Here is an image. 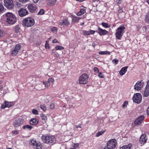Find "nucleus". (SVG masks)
<instances>
[{"instance_id": "31", "label": "nucleus", "mask_w": 149, "mask_h": 149, "mask_svg": "<svg viewBox=\"0 0 149 149\" xmlns=\"http://www.w3.org/2000/svg\"><path fill=\"white\" fill-rule=\"evenodd\" d=\"M105 131H102L97 132L96 134V136L97 137H98L99 136L102 135L105 132Z\"/></svg>"}, {"instance_id": "30", "label": "nucleus", "mask_w": 149, "mask_h": 149, "mask_svg": "<svg viewBox=\"0 0 149 149\" xmlns=\"http://www.w3.org/2000/svg\"><path fill=\"white\" fill-rule=\"evenodd\" d=\"M5 34L4 31L0 29V38L3 36Z\"/></svg>"}, {"instance_id": "6", "label": "nucleus", "mask_w": 149, "mask_h": 149, "mask_svg": "<svg viewBox=\"0 0 149 149\" xmlns=\"http://www.w3.org/2000/svg\"><path fill=\"white\" fill-rule=\"evenodd\" d=\"M116 143V141L115 139L110 140L107 143V148L113 149L115 147Z\"/></svg>"}, {"instance_id": "24", "label": "nucleus", "mask_w": 149, "mask_h": 149, "mask_svg": "<svg viewBox=\"0 0 149 149\" xmlns=\"http://www.w3.org/2000/svg\"><path fill=\"white\" fill-rule=\"evenodd\" d=\"M86 10L84 8L81 9L80 10L77 14V16H81L86 13Z\"/></svg>"}, {"instance_id": "9", "label": "nucleus", "mask_w": 149, "mask_h": 149, "mask_svg": "<svg viewBox=\"0 0 149 149\" xmlns=\"http://www.w3.org/2000/svg\"><path fill=\"white\" fill-rule=\"evenodd\" d=\"M13 123L15 127H17L22 124L23 120L18 118H15L13 120Z\"/></svg>"}, {"instance_id": "2", "label": "nucleus", "mask_w": 149, "mask_h": 149, "mask_svg": "<svg viewBox=\"0 0 149 149\" xmlns=\"http://www.w3.org/2000/svg\"><path fill=\"white\" fill-rule=\"evenodd\" d=\"M42 139L44 143L49 145L53 144L56 143V139L54 136L43 135Z\"/></svg>"}, {"instance_id": "7", "label": "nucleus", "mask_w": 149, "mask_h": 149, "mask_svg": "<svg viewBox=\"0 0 149 149\" xmlns=\"http://www.w3.org/2000/svg\"><path fill=\"white\" fill-rule=\"evenodd\" d=\"M4 5L8 9H11L13 7V2L12 0H4Z\"/></svg>"}, {"instance_id": "64", "label": "nucleus", "mask_w": 149, "mask_h": 149, "mask_svg": "<svg viewBox=\"0 0 149 149\" xmlns=\"http://www.w3.org/2000/svg\"><path fill=\"white\" fill-rule=\"evenodd\" d=\"M70 149H77L73 147L72 148H70Z\"/></svg>"}, {"instance_id": "28", "label": "nucleus", "mask_w": 149, "mask_h": 149, "mask_svg": "<svg viewBox=\"0 0 149 149\" xmlns=\"http://www.w3.org/2000/svg\"><path fill=\"white\" fill-rule=\"evenodd\" d=\"M79 19V17L77 16L74 17L72 19L73 22H77Z\"/></svg>"}, {"instance_id": "5", "label": "nucleus", "mask_w": 149, "mask_h": 149, "mask_svg": "<svg viewBox=\"0 0 149 149\" xmlns=\"http://www.w3.org/2000/svg\"><path fill=\"white\" fill-rule=\"evenodd\" d=\"M79 82L80 84H86L88 81V77L86 74H82L79 77Z\"/></svg>"}, {"instance_id": "27", "label": "nucleus", "mask_w": 149, "mask_h": 149, "mask_svg": "<svg viewBox=\"0 0 149 149\" xmlns=\"http://www.w3.org/2000/svg\"><path fill=\"white\" fill-rule=\"evenodd\" d=\"M131 147V145L129 144L128 145L123 146L120 148V149H130Z\"/></svg>"}, {"instance_id": "40", "label": "nucleus", "mask_w": 149, "mask_h": 149, "mask_svg": "<svg viewBox=\"0 0 149 149\" xmlns=\"http://www.w3.org/2000/svg\"><path fill=\"white\" fill-rule=\"evenodd\" d=\"M79 144L78 143L73 144L72 145L73 147L74 148L76 149L77 148H79Z\"/></svg>"}, {"instance_id": "37", "label": "nucleus", "mask_w": 149, "mask_h": 149, "mask_svg": "<svg viewBox=\"0 0 149 149\" xmlns=\"http://www.w3.org/2000/svg\"><path fill=\"white\" fill-rule=\"evenodd\" d=\"M45 13L44 10L43 9H41L38 13V15H42Z\"/></svg>"}, {"instance_id": "48", "label": "nucleus", "mask_w": 149, "mask_h": 149, "mask_svg": "<svg viewBox=\"0 0 149 149\" xmlns=\"http://www.w3.org/2000/svg\"><path fill=\"white\" fill-rule=\"evenodd\" d=\"M19 28L18 26H16L15 28V31L17 33H18L19 31Z\"/></svg>"}, {"instance_id": "51", "label": "nucleus", "mask_w": 149, "mask_h": 149, "mask_svg": "<svg viewBox=\"0 0 149 149\" xmlns=\"http://www.w3.org/2000/svg\"><path fill=\"white\" fill-rule=\"evenodd\" d=\"M122 0H114L115 2L117 3H120L121 2Z\"/></svg>"}, {"instance_id": "26", "label": "nucleus", "mask_w": 149, "mask_h": 149, "mask_svg": "<svg viewBox=\"0 0 149 149\" xmlns=\"http://www.w3.org/2000/svg\"><path fill=\"white\" fill-rule=\"evenodd\" d=\"M33 128V127L29 125H26L23 127V129L26 130H30Z\"/></svg>"}, {"instance_id": "33", "label": "nucleus", "mask_w": 149, "mask_h": 149, "mask_svg": "<svg viewBox=\"0 0 149 149\" xmlns=\"http://www.w3.org/2000/svg\"><path fill=\"white\" fill-rule=\"evenodd\" d=\"M40 108L44 111H45L47 110L46 107L42 104H41L40 106Z\"/></svg>"}, {"instance_id": "10", "label": "nucleus", "mask_w": 149, "mask_h": 149, "mask_svg": "<svg viewBox=\"0 0 149 149\" xmlns=\"http://www.w3.org/2000/svg\"><path fill=\"white\" fill-rule=\"evenodd\" d=\"M144 84V82L142 81H137L134 86V89L138 91L141 90Z\"/></svg>"}, {"instance_id": "16", "label": "nucleus", "mask_w": 149, "mask_h": 149, "mask_svg": "<svg viewBox=\"0 0 149 149\" xmlns=\"http://www.w3.org/2000/svg\"><path fill=\"white\" fill-rule=\"evenodd\" d=\"M28 13V12L25 9L21 8L19 11V14L21 17H23L26 16Z\"/></svg>"}, {"instance_id": "4", "label": "nucleus", "mask_w": 149, "mask_h": 149, "mask_svg": "<svg viewBox=\"0 0 149 149\" xmlns=\"http://www.w3.org/2000/svg\"><path fill=\"white\" fill-rule=\"evenodd\" d=\"M35 22L34 19L31 17L26 18L23 21V25L28 27L33 26Z\"/></svg>"}, {"instance_id": "59", "label": "nucleus", "mask_w": 149, "mask_h": 149, "mask_svg": "<svg viewBox=\"0 0 149 149\" xmlns=\"http://www.w3.org/2000/svg\"><path fill=\"white\" fill-rule=\"evenodd\" d=\"M146 86L149 87V80L147 82V85Z\"/></svg>"}, {"instance_id": "12", "label": "nucleus", "mask_w": 149, "mask_h": 149, "mask_svg": "<svg viewBox=\"0 0 149 149\" xmlns=\"http://www.w3.org/2000/svg\"><path fill=\"white\" fill-rule=\"evenodd\" d=\"M27 8L29 11L31 13H35L37 11V6L34 4H29L28 5Z\"/></svg>"}, {"instance_id": "56", "label": "nucleus", "mask_w": 149, "mask_h": 149, "mask_svg": "<svg viewBox=\"0 0 149 149\" xmlns=\"http://www.w3.org/2000/svg\"><path fill=\"white\" fill-rule=\"evenodd\" d=\"M147 114L149 115V106L147 109Z\"/></svg>"}, {"instance_id": "41", "label": "nucleus", "mask_w": 149, "mask_h": 149, "mask_svg": "<svg viewBox=\"0 0 149 149\" xmlns=\"http://www.w3.org/2000/svg\"><path fill=\"white\" fill-rule=\"evenodd\" d=\"M145 21L146 22L149 24V16L148 15H146Z\"/></svg>"}, {"instance_id": "60", "label": "nucleus", "mask_w": 149, "mask_h": 149, "mask_svg": "<svg viewBox=\"0 0 149 149\" xmlns=\"http://www.w3.org/2000/svg\"><path fill=\"white\" fill-rule=\"evenodd\" d=\"M96 45V44H95V43H93L92 44V46L93 47H95V46Z\"/></svg>"}, {"instance_id": "17", "label": "nucleus", "mask_w": 149, "mask_h": 149, "mask_svg": "<svg viewBox=\"0 0 149 149\" xmlns=\"http://www.w3.org/2000/svg\"><path fill=\"white\" fill-rule=\"evenodd\" d=\"M147 139L146 135L145 134H143L141 136L139 139V142L141 144L143 145L146 142Z\"/></svg>"}, {"instance_id": "36", "label": "nucleus", "mask_w": 149, "mask_h": 149, "mask_svg": "<svg viewBox=\"0 0 149 149\" xmlns=\"http://www.w3.org/2000/svg\"><path fill=\"white\" fill-rule=\"evenodd\" d=\"M51 31L52 32H56L57 30L58 29L57 27H53L51 28L50 29Z\"/></svg>"}, {"instance_id": "46", "label": "nucleus", "mask_w": 149, "mask_h": 149, "mask_svg": "<svg viewBox=\"0 0 149 149\" xmlns=\"http://www.w3.org/2000/svg\"><path fill=\"white\" fill-rule=\"evenodd\" d=\"M98 76L102 78H103L104 77V75H102V73L101 72L99 73L98 74Z\"/></svg>"}, {"instance_id": "44", "label": "nucleus", "mask_w": 149, "mask_h": 149, "mask_svg": "<svg viewBox=\"0 0 149 149\" xmlns=\"http://www.w3.org/2000/svg\"><path fill=\"white\" fill-rule=\"evenodd\" d=\"M94 70L95 72H96L97 73H99V69L97 68V67H95L94 68Z\"/></svg>"}, {"instance_id": "47", "label": "nucleus", "mask_w": 149, "mask_h": 149, "mask_svg": "<svg viewBox=\"0 0 149 149\" xmlns=\"http://www.w3.org/2000/svg\"><path fill=\"white\" fill-rule=\"evenodd\" d=\"M48 41H46L45 44V47L47 49H49V44L48 43Z\"/></svg>"}, {"instance_id": "23", "label": "nucleus", "mask_w": 149, "mask_h": 149, "mask_svg": "<svg viewBox=\"0 0 149 149\" xmlns=\"http://www.w3.org/2000/svg\"><path fill=\"white\" fill-rule=\"evenodd\" d=\"M56 1V0H48L47 5L49 6H52L55 4Z\"/></svg>"}, {"instance_id": "61", "label": "nucleus", "mask_w": 149, "mask_h": 149, "mask_svg": "<svg viewBox=\"0 0 149 149\" xmlns=\"http://www.w3.org/2000/svg\"><path fill=\"white\" fill-rule=\"evenodd\" d=\"M127 104V103L126 102H125L123 105V107H125V104Z\"/></svg>"}, {"instance_id": "20", "label": "nucleus", "mask_w": 149, "mask_h": 149, "mask_svg": "<svg viewBox=\"0 0 149 149\" xmlns=\"http://www.w3.org/2000/svg\"><path fill=\"white\" fill-rule=\"evenodd\" d=\"M128 68V66H127L122 68L119 72L120 74L122 76L124 75L127 72Z\"/></svg>"}, {"instance_id": "58", "label": "nucleus", "mask_w": 149, "mask_h": 149, "mask_svg": "<svg viewBox=\"0 0 149 149\" xmlns=\"http://www.w3.org/2000/svg\"><path fill=\"white\" fill-rule=\"evenodd\" d=\"M32 1L34 3H36L38 1V0H32Z\"/></svg>"}, {"instance_id": "53", "label": "nucleus", "mask_w": 149, "mask_h": 149, "mask_svg": "<svg viewBox=\"0 0 149 149\" xmlns=\"http://www.w3.org/2000/svg\"><path fill=\"white\" fill-rule=\"evenodd\" d=\"M2 82L0 81V90L2 89L3 88V86L2 85Z\"/></svg>"}, {"instance_id": "35", "label": "nucleus", "mask_w": 149, "mask_h": 149, "mask_svg": "<svg viewBox=\"0 0 149 149\" xmlns=\"http://www.w3.org/2000/svg\"><path fill=\"white\" fill-rule=\"evenodd\" d=\"M32 113L35 115H38V111L35 109H33L32 111Z\"/></svg>"}, {"instance_id": "45", "label": "nucleus", "mask_w": 149, "mask_h": 149, "mask_svg": "<svg viewBox=\"0 0 149 149\" xmlns=\"http://www.w3.org/2000/svg\"><path fill=\"white\" fill-rule=\"evenodd\" d=\"M48 81L50 82H51L53 83L54 81V80L53 79L51 78H49L48 79Z\"/></svg>"}, {"instance_id": "38", "label": "nucleus", "mask_w": 149, "mask_h": 149, "mask_svg": "<svg viewBox=\"0 0 149 149\" xmlns=\"http://www.w3.org/2000/svg\"><path fill=\"white\" fill-rule=\"evenodd\" d=\"M43 83L45 85V86L48 87L50 86V83L48 81H43Z\"/></svg>"}, {"instance_id": "34", "label": "nucleus", "mask_w": 149, "mask_h": 149, "mask_svg": "<svg viewBox=\"0 0 149 149\" xmlns=\"http://www.w3.org/2000/svg\"><path fill=\"white\" fill-rule=\"evenodd\" d=\"M55 48L56 50H61L63 49L64 48L63 47L60 45L56 46L55 47Z\"/></svg>"}, {"instance_id": "52", "label": "nucleus", "mask_w": 149, "mask_h": 149, "mask_svg": "<svg viewBox=\"0 0 149 149\" xmlns=\"http://www.w3.org/2000/svg\"><path fill=\"white\" fill-rule=\"evenodd\" d=\"M95 32V31L93 30H91L90 31H89L90 35L94 34Z\"/></svg>"}, {"instance_id": "63", "label": "nucleus", "mask_w": 149, "mask_h": 149, "mask_svg": "<svg viewBox=\"0 0 149 149\" xmlns=\"http://www.w3.org/2000/svg\"><path fill=\"white\" fill-rule=\"evenodd\" d=\"M122 10L120 9V10H118V12H119V13H121V12H122Z\"/></svg>"}, {"instance_id": "22", "label": "nucleus", "mask_w": 149, "mask_h": 149, "mask_svg": "<svg viewBox=\"0 0 149 149\" xmlns=\"http://www.w3.org/2000/svg\"><path fill=\"white\" fill-rule=\"evenodd\" d=\"M143 95L145 97H147L149 95V87L146 86L144 90Z\"/></svg>"}, {"instance_id": "54", "label": "nucleus", "mask_w": 149, "mask_h": 149, "mask_svg": "<svg viewBox=\"0 0 149 149\" xmlns=\"http://www.w3.org/2000/svg\"><path fill=\"white\" fill-rule=\"evenodd\" d=\"M29 0H19V1L22 2H25L29 1Z\"/></svg>"}, {"instance_id": "55", "label": "nucleus", "mask_w": 149, "mask_h": 149, "mask_svg": "<svg viewBox=\"0 0 149 149\" xmlns=\"http://www.w3.org/2000/svg\"><path fill=\"white\" fill-rule=\"evenodd\" d=\"M58 42V41L56 39H54L52 41V42L54 43Z\"/></svg>"}, {"instance_id": "43", "label": "nucleus", "mask_w": 149, "mask_h": 149, "mask_svg": "<svg viewBox=\"0 0 149 149\" xmlns=\"http://www.w3.org/2000/svg\"><path fill=\"white\" fill-rule=\"evenodd\" d=\"M50 107L51 109H54L55 107V105L54 104L52 103H51L50 104Z\"/></svg>"}, {"instance_id": "50", "label": "nucleus", "mask_w": 149, "mask_h": 149, "mask_svg": "<svg viewBox=\"0 0 149 149\" xmlns=\"http://www.w3.org/2000/svg\"><path fill=\"white\" fill-rule=\"evenodd\" d=\"M113 62L116 64L118 63V60H116V59H114L112 61Z\"/></svg>"}, {"instance_id": "8", "label": "nucleus", "mask_w": 149, "mask_h": 149, "mask_svg": "<svg viewBox=\"0 0 149 149\" xmlns=\"http://www.w3.org/2000/svg\"><path fill=\"white\" fill-rule=\"evenodd\" d=\"M141 95L140 93H136L134 95L133 100L135 102L139 103L141 101Z\"/></svg>"}, {"instance_id": "57", "label": "nucleus", "mask_w": 149, "mask_h": 149, "mask_svg": "<svg viewBox=\"0 0 149 149\" xmlns=\"http://www.w3.org/2000/svg\"><path fill=\"white\" fill-rule=\"evenodd\" d=\"M55 55H56V56L57 57H59L60 56V55L58 53H57L56 54H55Z\"/></svg>"}, {"instance_id": "21", "label": "nucleus", "mask_w": 149, "mask_h": 149, "mask_svg": "<svg viewBox=\"0 0 149 149\" xmlns=\"http://www.w3.org/2000/svg\"><path fill=\"white\" fill-rule=\"evenodd\" d=\"M58 24L59 25L61 26L68 25L69 24V22H68L67 19H65L62 20Z\"/></svg>"}, {"instance_id": "19", "label": "nucleus", "mask_w": 149, "mask_h": 149, "mask_svg": "<svg viewBox=\"0 0 149 149\" xmlns=\"http://www.w3.org/2000/svg\"><path fill=\"white\" fill-rule=\"evenodd\" d=\"M38 119L35 118H32L30 120V123L32 125H36L38 123Z\"/></svg>"}, {"instance_id": "1", "label": "nucleus", "mask_w": 149, "mask_h": 149, "mask_svg": "<svg viewBox=\"0 0 149 149\" xmlns=\"http://www.w3.org/2000/svg\"><path fill=\"white\" fill-rule=\"evenodd\" d=\"M6 22L10 25L13 24L17 21L16 17L12 13H7L6 14Z\"/></svg>"}, {"instance_id": "14", "label": "nucleus", "mask_w": 149, "mask_h": 149, "mask_svg": "<svg viewBox=\"0 0 149 149\" xmlns=\"http://www.w3.org/2000/svg\"><path fill=\"white\" fill-rule=\"evenodd\" d=\"M31 142L34 149H42V146L40 143H37L36 141L33 140Z\"/></svg>"}, {"instance_id": "25", "label": "nucleus", "mask_w": 149, "mask_h": 149, "mask_svg": "<svg viewBox=\"0 0 149 149\" xmlns=\"http://www.w3.org/2000/svg\"><path fill=\"white\" fill-rule=\"evenodd\" d=\"M42 119V122L43 123H46V120H47V116L45 115L41 114L40 115Z\"/></svg>"}, {"instance_id": "62", "label": "nucleus", "mask_w": 149, "mask_h": 149, "mask_svg": "<svg viewBox=\"0 0 149 149\" xmlns=\"http://www.w3.org/2000/svg\"><path fill=\"white\" fill-rule=\"evenodd\" d=\"M56 52V50L55 49H53L52 50V52L53 53H55Z\"/></svg>"}, {"instance_id": "39", "label": "nucleus", "mask_w": 149, "mask_h": 149, "mask_svg": "<svg viewBox=\"0 0 149 149\" xmlns=\"http://www.w3.org/2000/svg\"><path fill=\"white\" fill-rule=\"evenodd\" d=\"M83 34L85 35H89L90 34L89 31H83Z\"/></svg>"}, {"instance_id": "3", "label": "nucleus", "mask_w": 149, "mask_h": 149, "mask_svg": "<svg viewBox=\"0 0 149 149\" xmlns=\"http://www.w3.org/2000/svg\"><path fill=\"white\" fill-rule=\"evenodd\" d=\"M125 28L124 26L122 25L118 27L116 30L115 35L116 38L120 40L125 33Z\"/></svg>"}, {"instance_id": "18", "label": "nucleus", "mask_w": 149, "mask_h": 149, "mask_svg": "<svg viewBox=\"0 0 149 149\" xmlns=\"http://www.w3.org/2000/svg\"><path fill=\"white\" fill-rule=\"evenodd\" d=\"M98 33H99L101 36L103 35L106 34L108 32V31L102 29L100 27L98 28Z\"/></svg>"}, {"instance_id": "15", "label": "nucleus", "mask_w": 149, "mask_h": 149, "mask_svg": "<svg viewBox=\"0 0 149 149\" xmlns=\"http://www.w3.org/2000/svg\"><path fill=\"white\" fill-rule=\"evenodd\" d=\"M143 116H141L138 117L134 122V124L136 125H138L141 124L144 119Z\"/></svg>"}, {"instance_id": "11", "label": "nucleus", "mask_w": 149, "mask_h": 149, "mask_svg": "<svg viewBox=\"0 0 149 149\" xmlns=\"http://www.w3.org/2000/svg\"><path fill=\"white\" fill-rule=\"evenodd\" d=\"M20 48L21 45H16L15 48L12 49L11 51L12 55L13 56H16Z\"/></svg>"}, {"instance_id": "29", "label": "nucleus", "mask_w": 149, "mask_h": 149, "mask_svg": "<svg viewBox=\"0 0 149 149\" xmlns=\"http://www.w3.org/2000/svg\"><path fill=\"white\" fill-rule=\"evenodd\" d=\"M99 54L101 55L109 54H110V52L107 51H100L99 52Z\"/></svg>"}, {"instance_id": "49", "label": "nucleus", "mask_w": 149, "mask_h": 149, "mask_svg": "<svg viewBox=\"0 0 149 149\" xmlns=\"http://www.w3.org/2000/svg\"><path fill=\"white\" fill-rule=\"evenodd\" d=\"M12 133L15 135H17L18 134V132L16 130H14L12 132Z\"/></svg>"}, {"instance_id": "13", "label": "nucleus", "mask_w": 149, "mask_h": 149, "mask_svg": "<svg viewBox=\"0 0 149 149\" xmlns=\"http://www.w3.org/2000/svg\"><path fill=\"white\" fill-rule=\"evenodd\" d=\"M14 104L13 102H11L5 101L4 103L2 104L1 108L2 109H4L6 107L9 108L13 106Z\"/></svg>"}, {"instance_id": "32", "label": "nucleus", "mask_w": 149, "mask_h": 149, "mask_svg": "<svg viewBox=\"0 0 149 149\" xmlns=\"http://www.w3.org/2000/svg\"><path fill=\"white\" fill-rule=\"evenodd\" d=\"M101 24L105 28H109L110 26L108 24L106 23H102Z\"/></svg>"}, {"instance_id": "42", "label": "nucleus", "mask_w": 149, "mask_h": 149, "mask_svg": "<svg viewBox=\"0 0 149 149\" xmlns=\"http://www.w3.org/2000/svg\"><path fill=\"white\" fill-rule=\"evenodd\" d=\"M4 7L3 5L0 3V12H2L3 10Z\"/></svg>"}]
</instances>
